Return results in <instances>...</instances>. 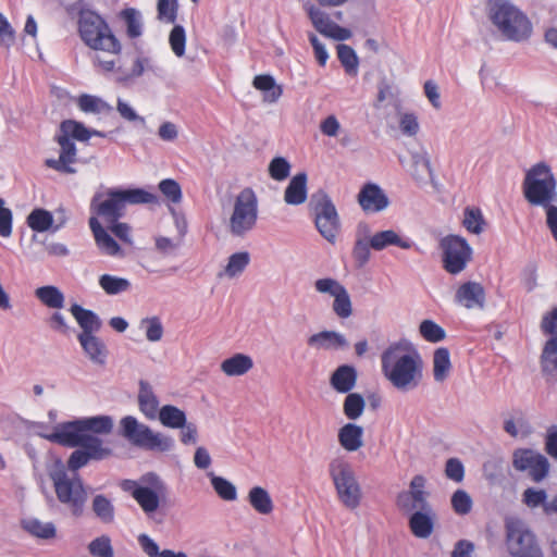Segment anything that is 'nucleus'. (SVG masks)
Returning <instances> with one entry per match:
<instances>
[{"label":"nucleus","mask_w":557,"mask_h":557,"mask_svg":"<svg viewBox=\"0 0 557 557\" xmlns=\"http://www.w3.org/2000/svg\"><path fill=\"white\" fill-rule=\"evenodd\" d=\"M384 376L400 391L416 388L422 380L423 363L419 352L406 343L389 345L381 356Z\"/></svg>","instance_id":"nucleus-1"},{"label":"nucleus","mask_w":557,"mask_h":557,"mask_svg":"<svg viewBox=\"0 0 557 557\" xmlns=\"http://www.w3.org/2000/svg\"><path fill=\"white\" fill-rule=\"evenodd\" d=\"M485 14L494 33L505 41L520 44L532 36L529 16L510 0H486Z\"/></svg>","instance_id":"nucleus-2"},{"label":"nucleus","mask_w":557,"mask_h":557,"mask_svg":"<svg viewBox=\"0 0 557 557\" xmlns=\"http://www.w3.org/2000/svg\"><path fill=\"white\" fill-rule=\"evenodd\" d=\"M157 194L145 188H108L97 191L90 201L91 216L100 218L103 222H117L125 215L126 205H158Z\"/></svg>","instance_id":"nucleus-3"},{"label":"nucleus","mask_w":557,"mask_h":557,"mask_svg":"<svg viewBox=\"0 0 557 557\" xmlns=\"http://www.w3.org/2000/svg\"><path fill=\"white\" fill-rule=\"evenodd\" d=\"M58 500L64 505L75 518L83 516L88 494L78 473H69L61 459H55L48 468Z\"/></svg>","instance_id":"nucleus-4"},{"label":"nucleus","mask_w":557,"mask_h":557,"mask_svg":"<svg viewBox=\"0 0 557 557\" xmlns=\"http://www.w3.org/2000/svg\"><path fill=\"white\" fill-rule=\"evenodd\" d=\"M522 191L525 200L535 207L548 208L557 202V180L545 162L533 164L524 175Z\"/></svg>","instance_id":"nucleus-5"},{"label":"nucleus","mask_w":557,"mask_h":557,"mask_svg":"<svg viewBox=\"0 0 557 557\" xmlns=\"http://www.w3.org/2000/svg\"><path fill=\"white\" fill-rule=\"evenodd\" d=\"M120 487L134 498L148 518L153 517L168 494L165 482L154 472H147L138 480H122Z\"/></svg>","instance_id":"nucleus-6"},{"label":"nucleus","mask_w":557,"mask_h":557,"mask_svg":"<svg viewBox=\"0 0 557 557\" xmlns=\"http://www.w3.org/2000/svg\"><path fill=\"white\" fill-rule=\"evenodd\" d=\"M259 215V200L250 187L242 189L234 198L232 213L227 230L233 237L244 238L257 225Z\"/></svg>","instance_id":"nucleus-7"},{"label":"nucleus","mask_w":557,"mask_h":557,"mask_svg":"<svg viewBox=\"0 0 557 557\" xmlns=\"http://www.w3.org/2000/svg\"><path fill=\"white\" fill-rule=\"evenodd\" d=\"M78 30L84 42L91 49L113 54L121 52V44L104 20L97 13L82 11L78 20Z\"/></svg>","instance_id":"nucleus-8"},{"label":"nucleus","mask_w":557,"mask_h":557,"mask_svg":"<svg viewBox=\"0 0 557 557\" xmlns=\"http://www.w3.org/2000/svg\"><path fill=\"white\" fill-rule=\"evenodd\" d=\"M327 470L339 502L348 509H356L362 492L352 466L345 458L336 457L330 461Z\"/></svg>","instance_id":"nucleus-9"},{"label":"nucleus","mask_w":557,"mask_h":557,"mask_svg":"<svg viewBox=\"0 0 557 557\" xmlns=\"http://www.w3.org/2000/svg\"><path fill=\"white\" fill-rule=\"evenodd\" d=\"M505 533L506 548L511 557H544L535 534L522 519L507 517Z\"/></svg>","instance_id":"nucleus-10"},{"label":"nucleus","mask_w":557,"mask_h":557,"mask_svg":"<svg viewBox=\"0 0 557 557\" xmlns=\"http://www.w3.org/2000/svg\"><path fill=\"white\" fill-rule=\"evenodd\" d=\"M120 425L121 434L136 447L160 453L170 451L174 447L173 437L153 432L133 416L122 418Z\"/></svg>","instance_id":"nucleus-11"},{"label":"nucleus","mask_w":557,"mask_h":557,"mask_svg":"<svg viewBox=\"0 0 557 557\" xmlns=\"http://www.w3.org/2000/svg\"><path fill=\"white\" fill-rule=\"evenodd\" d=\"M309 206L314 212V224L321 236L329 243L336 242L341 222L331 197L322 189L313 193Z\"/></svg>","instance_id":"nucleus-12"},{"label":"nucleus","mask_w":557,"mask_h":557,"mask_svg":"<svg viewBox=\"0 0 557 557\" xmlns=\"http://www.w3.org/2000/svg\"><path fill=\"white\" fill-rule=\"evenodd\" d=\"M443 251V268L453 275L462 272L472 258V248L468 242L458 235H448L441 239Z\"/></svg>","instance_id":"nucleus-13"},{"label":"nucleus","mask_w":557,"mask_h":557,"mask_svg":"<svg viewBox=\"0 0 557 557\" xmlns=\"http://www.w3.org/2000/svg\"><path fill=\"white\" fill-rule=\"evenodd\" d=\"M313 27L323 36L335 40H347L351 37L348 28L342 27L333 22L327 13L317 8L314 4L306 2L304 5Z\"/></svg>","instance_id":"nucleus-14"},{"label":"nucleus","mask_w":557,"mask_h":557,"mask_svg":"<svg viewBox=\"0 0 557 557\" xmlns=\"http://www.w3.org/2000/svg\"><path fill=\"white\" fill-rule=\"evenodd\" d=\"M79 419L62 422L54 426L50 434H42L41 436L51 443H57L65 447H79L85 436Z\"/></svg>","instance_id":"nucleus-15"},{"label":"nucleus","mask_w":557,"mask_h":557,"mask_svg":"<svg viewBox=\"0 0 557 557\" xmlns=\"http://www.w3.org/2000/svg\"><path fill=\"white\" fill-rule=\"evenodd\" d=\"M57 141L60 146V156L58 159H47L45 165L60 173H76V169L72 166L76 162L77 154L75 143L62 134L57 136Z\"/></svg>","instance_id":"nucleus-16"},{"label":"nucleus","mask_w":557,"mask_h":557,"mask_svg":"<svg viewBox=\"0 0 557 557\" xmlns=\"http://www.w3.org/2000/svg\"><path fill=\"white\" fill-rule=\"evenodd\" d=\"M357 200L366 213L384 211L389 205L387 195L375 183L364 184L358 194Z\"/></svg>","instance_id":"nucleus-17"},{"label":"nucleus","mask_w":557,"mask_h":557,"mask_svg":"<svg viewBox=\"0 0 557 557\" xmlns=\"http://www.w3.org/2000/svg\"><path fill=\"white\" fill-rule=\"evenodd\" d=\"M486 294L482 284L473 281L462 283L455 293V302L468 310L483 309Z\"/></svg>","instance_id":"nucleus-18"},{"label":"nucleus","mask_w":557,"mask_h":557,"mask_svg":"<svg viewBox=\"0 0 557 557\" xmlns=\"http://www.w3.org/2000/svg\"><path fill=\"white\" fill-rule=\"evenodd\" d=\"M308 346L318 350H341L348 347L347 338L336 331H321L307 339Z\"/></svg>","instance_id":"nucleus-19"},{"label":"nucleus","mask_w":557,"mask_h":557,"mask_svg":"<svg viewBox=\"0 0 557 557\" xmlns=\"http://www.w3.org/2000/svg\"><path fill=\"white\" fill-rule=\"evenodd\" d=\"M88 224L94 234L96 244L102 253L108 256H119L121 253L120 245L96 216H90Z\"/></svg>","instance_id":"nucleus-20"},{"label":"nucleus","mask_w":557,"mask_h":557,"mask_svg":"<svg viewBox=\"0 0 557 557\" xmlns=\"http://www.w3.org/2000/svg\"><path fill=\"white\" fill-rule=\"evenodd\" d=\"M370 246L373 250L381 251L389 246H397L401 249H410L414 243L409 237H403L393 230L377 232L370 236Z\"/></svg>","instance_id":"nucleus-21"},{"label":"nucleus","mask_w":557,"mask_h":557,"mask_svg":"<svg viewBox=\"0 0 557 557\" xmlns=\"http://www.w3.org/2000/svg\"><path fill=\"white\" fill-rule=\"evenodd\" d=\"M77 339L88 359L98 366L107 362L108 349L103 341L94 335H78Z\"/></svg>","instance_id":"nucleus-22"},{"label":"nucleus","mask_w":557,"mask_h":557,"mask_svg":"<svg viewBox=\"0 0 557 557\" xmlns=\"http://www.w3.org/2000/svg\"><path fill=\"white\" fill-rule=\"evenodd\" d=\"M409 528L418 539H428L434 530V512L431 507L417 510L409 518Z\"/></svg>","instance_id":"nucleus-23"},{"label":"nucleus","mask_w":557,"mask_h":557,"mask_svg":"<svg viewBox=\"0 0 557 557\" xmlns=\"http://www.w3.org/2000/svg\"><path fill=\"white\" fill-rule=\"evenodd\" d=\"M370 227L367 223H359L356 240L352 247V258L359 268L364 267L371 257Z\"/></svg>","instance_id":"nucleus-24"},{"label":"nucleus","mask_w":557,"mask_h":557,"mask_svg":"<svg viewBox=\"0 0 557 557\" xmlns=\"http://www.w3.org/2000/svg\"><path fill=\"white\" fill-rule=\"evenodd\" d=\"M137 399L141 413L149 420L156 419L160 410L159 398L147 381H139Z\"/></svg>","instance_id":"nucleus-25"},{"label":"nucleus","mask_w":557,"mask_h":557,"mask_svg":"<svg viewBox=\"0 0 557 557\" xmlns=\"http://www.w3.org/2000/svg\"><path fill=\"white\" fill-rule=\"evenodd\" d=\"M307 174L305 172L297 173L292 177L284 191V201L290 206H299L307 200Z\"/></svg>","instance_id":"nucleus-26"},{"label":"nucleus","mask_w":557,"mask_h":557,"mask_svg":"<svg viewBox=\"0 0 557 557\" xmlns=\"http://www.w3.org/2000/svg\"><path fill=\"white\" fill-rule=\"evenodd\" d=\"M70 311L82 329L78 335H94L101 329V320L94 311L77 304L72 305Z\"/></svg>","instance_id":"nucleus-27"},{"label":"nucleus","mask_w":557,"mask_h":557,"mask_svg":"<svg viewBox=\"0 0 557 557\" xmlns=\"http://www.w3.org/2000/svg\"><path fill=\"white\" fill-rule=\"evenodd\" d=\"M357 383V370L349 364L339 366L331 375V386L341 394L349 393Z\"/></svg>","instance_id":"nucleus-28"},{"label":"nucleus","mask_w":557,"mask_h":557,"mask_svg":"<svg viewBox=\"0 0 557 557\" xmlns=\"http://www.w3.org/2000/svg\"><path fill=\"white\" fill-rule=\"evenodd\" d=\"M146 71L157 74L160 71V67L156 65L150 58L137 57L133 63L132 71L124 72L119 69L115 79L120 84L128 85L135 78L140 77Z\"/></svg>","instance_id":"nucleus-29"},{"label":"nucleus","mask_w":557,"mask_h":557,"mask_svg":"<svg viewBox=\"0 0 557 557\" xmlns=\"http://www.w3.org/2000/svg\"><path fill=\"white\" fill-rule=\"evenodd\" d=\"M363 428L355 423H346L338 430V442L347 451H356L363 445Z\"/></svg>","instance_id":"nucleus-30"},{"label":"nucleus","mask_w":557,"mask_h":557,"mask_svg":"<svg viewBox=\"0 0 557 557\" xmlns=\"http://www.w3.org/2000/svg\"><path fill=\"white\" fill-rule=\"evenodd\" d=\"M21 527L25 532L38 540H52L57 535V528L53 522H42L34 517L23 519Z\"/></svg>","instance_id":"nucleus-31"},{"label":"nucleus","mask_w":557,"mask_h":557,"mask_svg":"<svg viewBox=\"0 0 557 557\" xmlns=\"http://www.w3.org/2000/svg\"><path fill=\"white\" fill-rule=\"evenodd\" d=\"M253 368V360L245 354H235L221 363V370L227 376H240Z\"/></svg>","instance_id":"nucleus-32"},{"label":"nucleus","mask_w":557,"mask_h":557,"mask_svg":"<svg viewBox=\"0 0 557 557\" xmlns=\"http://www.w3.org/2000/svg\"><path fill=\"white\" fill-rule=\"evenodd\" d=\"M79 447L87 451L91 460H103L112 456L113 451L109 446H106L103 441L98 436L85 434Z\"/></svg>","instance_id":"nucleus-33"},{"label":"nucleus","mask_w":557,"mask_h":557,"mask_svg":"<svg viewBox=\"0 0 557 557\" xmlns=\"http://www.w3.org/2000/svg\"><path fill=\"white\" fill-rule=\"evenodd\" d=\"M79 422L84 434L91 432L95 434L107 435L112 432L114 425L112 417L107 414L81 418Z\"/></svg>","instance_id":"nucleus-34"},{"label":"nucleus","mask_w":557,"mask_h":557,"mask_svg":"<svg viewBox=\"0 0 557 557\" xmlns=\"http://www.w3.org/2000/svg\"><path fill=\"white\" fill-rule=\"evenodd\" d=\"M252 85L256 89L264 92L263 99L268 102H276L283 94L282 87L269 74L255 76Z\"/></svg>","instance_id":"nucleus-35"},{"label":"nucleus","mask_w":557,"mask_h":557,"mask_svg":"<svg viewBox=\"0 0 557 557\" xmlns=\"http://www.w3.org/2000/svg\"><path fill=\"white\" fill-rule=\"evenodd\" d=\"M35 296L42 305L50 309L60 310L65 304L64 294L53 285L38 287L35 290Z\"/></svg>","instance_id":"nucleus-36"},{"label":"nucleus","mask_w":557,"mask_h":557,"mask_svg":"<svg viewBox=\"0 0 557 557\" xmlns=\"http://www.w3.org/2000/svg\"><path fill=\"white\" fill-rule=\"evenodd\" d=\"M250 506L261 515H269L273 511V500L269 492L261 486H253L248 493Z\"/></svg>","instance_id":"nucleus-37"},{"label":"nucleus","mask_w":557,"mask_h":557,"mask_svg":"<svg viewBox=\"0 0 557 557\" xmlns=\"http://www.w3.org/2000/svg\"><path fill=\"white\" fill-rule=\"evenodd\" d=\"M161 424L170 429H178L184 426L187 418L186 413L176 406L164 405L160 408L157 416Z\"/></svg>","instance_id":"nucleus-38"},{"label":"nucleus","mask_w":557,"mask_h":557,"mask_svg":"<svg viewBox=\"0 0 557 557\" xmlns=\"http://www.w3.org/2000/svg\"><path fill=\"white\" fill-rule=\"evenodd\" d=\"M77 107L85 113L94 114H108L111 113L113 108L103 99L97 96L83 94L77 99Z\"/></svg>","instance_id":"nucleus-39"},{"label":"nucleus","mask_w":557,"mask_h":557,"mask_svg":"<svg viewBox=\"0 0 557 557\" xmlns=\"http://www.w3.org/2000/svg\"><path fill=\"white\" fill-rule=\"evenodd\" d=\"M451 368L449 350L445 347L437 348L433 355V376L436 382L447 379Z\"/></svg>","instance_id":"nucleus-40"},{"label":"nucleus","mask_w":557,"mask_h":557,"mask_svg":"<svg viewBox=\"0 0 557 557\" xmlns=\"http://www.w3.org/2000/svg\"><path fill=\"white\" fill-rule=\"evenodd\" d=\"M542 370L546 375L557 376V337L549 338L541 356Z\"/></svg>","instance_id":"nucleus-41"},{"label":"nucleus","mask_w":557,"mask_h":557,"mask_svg":"<svg viewBox=\"0 0 557 557\" xmlns=\"http://www.w3.org/2000/svg\"><path fill=\"white\" fill-rule=\"evenodd\" d=\"M91 508L95 516L102 523H112L115 517V508L111 499L106 495L98 494L92 498Z\"/></svg>","instance_id":"nucleus-42"},{"label":"nucleus","mask_w":557,"mask_h":557,"mask_svg":"<svg viewBox=\"0 0 557 557\" xmlns=\"http://www.w3.org/2000/svg\"><path fill=\"white\" fill-rule=\"evenodd\" d=\"M60 134L78 141H88L91 138L90 128H87L82 122L75 120H64L60 124Z\"/></svg>","instance_id":"nucleus-43"},{"label":"nucleus","mask_w":557,"mask_h":557,"mask_svg":"<svg viewBox=\"0 0 557 557\" xmlns=\"http://www.w3.org/2000/svg\"><path fill=\"white\" fill-rule=\"evenodd\" d=\"M138 327L144 332L148 342L157 343L162 339L164 327L159 317H146L139 321Z\"/></svg>","instance_id":"nucleus-44"},{"label":"nucleus","mask_w":557,"mask_h":557,"mask_svg":"<svg viewBox=\"0 0 557 557\" xmlns=\"http://www.w3.org/2000/svg\"><path fill=\"white\" fill-rule=\"evenodd\" d=\"M99 286L106 294L113 296L128 292L132 284L127 278L103 274L99 277Z\"/></svg>","instance_id":"nucleus-45"},{"label":"nucleus","mask_w":557,"mask_h":557,"mask_svg":"<svg viewBox=\"0 0 557 557\" xmlns=\"http://www.w3.org/2000/svg\"><path fill=\"white\" fill-rule=\"evenodd\" d=\"M207 475L211 481L213 490L222 499L233 502L237 498V491L232 482L222 476L215 475L213 472H208Z\"/></svg>","instance_id":"nucleus-46"},{"label":"nucleus","mask_w":557,"mask_h":557,"mask_svg":"<svg viewBox=\"0 0 557 557\" xmlns=\"http://www.w3.org/2000/svg\"><path fill=\"white\" fill-rule=\"evenodd\" d=\"M28 226L35 232H46L53 226V215L45 209H34L27 216Z\"/></svg>","instance_id":"nucleus-47"},{"label":"nucleus","mask_w":557,"mask_h":557,"mask_svg":"<svg viewBox=\"0 0 557 557\" xmlns=\"http://www.w3.org/2000/svg\"><path fill=\"white\" fill-rule=\"evenodd\" d=\"M337 57L347 74L356 76L358 73L359 59L355 50L344 44L337 46Z\"/></svg>","instance_id":"nucleus-48"},{"label":"nucleus","mask_w":557,"mask_h":557,"mask_svg":"<svg viewBox=\"0 0 557 557\" xmlns=\"http://www.w3.org/2000/svg\"><path fill=\"white\" fill-rule=\"evenodd\" d=\"M250 262V256L247 251L235 252L230 256L224 274L230 277L240 275Z\"/></svg>","instance_id":"nucleus-49"},{"label":"nucleus","mask_w":557,"mask_h":557,"mask_svg":"<svg viewBox=\"0 0 557 557\" xmlns=\"http://www.w3.org/2000/svg\"><path fill=\"white\" fill-rule=\"evenodd\" d=\"M364 407L366 401L360 394L348 393L343 404L344 414L349 420H357L362 414Z\"/></svg>","instance_id":"nucleus-50"},{"label":"nucleus","mask_w":557,"mask_h":557,"mask_svg":"<svg viewBox=\"0 0 557 557\" xmlns=\"http://www.w3.org/2000/svg\"><path fill=\"white\" fill-rule=\"evenodd\" d=\"M122 16L126 23V33L129 38H137L143 34V20L139 11L133 8L125 9Z\"/></svg>","instance_id":"nucleus-51"},{"label":"nucleus","mask_w":557,"mask_h":557,"mask_svg":"<svg viewBox=\"0 0 557 557\" xmlns=\"http://www.w3.org/2000/svg\"><path fill=\"white\" fill-rule=\"evenodd\" d=\"M87 548L92 557H114L111 539L106 534L90 541Z\"/></svg>","instance_id":"nucleus-52"},{"label":"nucleus","mask_w":557,"mask_h":557,"mask_svg":"<svg viewBox=\"0 0 557 557\" xmlns=\"http://www.w3.org/2000/svg\"><path fill=\"white\" fill-rule=\"evenodd\" d=\"M412 164L414 170L412 176L416 181H423L425 175H433L431 161L426 152H416L412 154Z\"/></svg>","instance_id":"nucleus-53"},{"label":"nucleus","mask_w":557,"mask_h":557,"mask_svg":"<svg viewBox=\"0 0 557 557\" xmlns=\"http://www.w3.org/2000/svg\"><path fill=\"white\" fill-rule=\"evenodd\" d=\"M425 487V478L421 474L414 475L410 482V490L407 491L408 494L416 500L417 505H420V509H426L430 507L426 500V493L424 491Z\"/></svg>","instance_id":"nucleus-54"},{"label":"nucleus","mask_w":557,"mask_h":557,"mask_svg":"<svg viewBox=\"0 0 557 557\" xmlns=\"http://www.w3.org/2000/svg\"><path fill=\"white\" fill-rule=\"evenodd\" d=\"M419 331L421 336L430 343H438L446 337L445 330L432 320H423Z\"/></svg>","instance_id":"nucleus-55"},{"label":"nucleus","mask_w":557,"mask_h":557,"mask_svg":"<svg viewBox=\"0 0 557 557\" xmlns=\"http://www.w3.org/2000/svg\"><path fill=\"white\" fill-rule=\"evenodd\" d=\"M333 311L341 319H347L352 313L350 296L346 288H343L334 296Z\"/></svg>","instance_id":"nucleus-56"},{"label":"nucleus","mask_w":557,"mask_h":557,"mask_svg":"<svg viewBox=\"0 0 557 557\" xmlns=\"http://www.w3.org/2000/svg\"><path fill=\"white\" fill-rule=\"evenodd\" d=\"M292 165L284 157H275L269 163V175L277 182L286 180L290 174Z\"/></svg>","instance_id":"nucleus-57"},{"label":"nucleus","mask_w":557,"mask_h":557,"mask_svg":"<svg viewBox=\"0 0 557 557\" xmlns=\"http://www.w3.org/2000/svg\"><path fill=\"white\" fill-rule=\"evenodd\" d=\"M483 215L480 209L467 208L465 210L463 226L473 234H480L483 231Z\"/></svg>","instance_id":"nucleus-58"},{"label":"nucleus","mask_w":557,"mask_h":557,"mask_svg":"<svg viewBox=\"0 0 557 557\" xmlns=\"http://www.w3.org/2000/svg\"><path fill=\"white\" fill-rule=\"evenodd\" d=\"M451 507L457 515H468L472 509V498L465 490H457L451 495Z\"/></svg>","instance_id":"nucleus-59"},{"label":"nucleus","mask_w":557,"mask_h":557,"mask_svg":"<svg viewBox=\"0 0 557 557\" xmlns=\"http://www.w3.org/2000/svg\"><path fill=\"white\" fill-rule=\"evenodd\" d=\"M161 194L171 202L178 203L183 194L180 184L173 178H164L158 185Z\"/></svg>","instance_id":"nucleus-60"},{"label":"nucleus","mask_w":557,"mask_h":557,"mask_svg":"<svg viewBox=\"0 0 557 557\" xmlns=\"http://www.w3.org/2000/svg\"><path fill=\"white\" fill-rule=\"evenodd\" d=\"M171 49L176 57H183L185 53L186 34L181 25H175L170 33L169 38Z\"/></svg>","instance_id":"nucleus-61"},{"label":"nucleus","mask_w":557,"mask_h":557,"mask_svg":"<svg viewBox=\"0 0 557 557\" xmlns=\"http://www.w3.org/2000/svg\"><path fill=\"white\" fill-rule=\"evenodd\" d=\"M177 0H158V18L166 23L176 20Z\"/></svg>","instance_id":"nucleus-62"},{"label":"nucleus","mask_w":557,"mask_h":557,"mask_svg":"<svg viewBox=\"0 0 557 557\" xmlns=\"http://www.w3.org/2000/svg\"><path fill=\"white\" fill-rule=\"evenodd\" d=\"M539 455L531 449H519L513 454V467L519 471H525Z\"/></svg>","instance_id":"nucleus-63"},{"label":"nucleus","mask_w":557,"mask_h":557,"mask_svg":"<svg viewBox=\"0 0 557 557\" xmlns=\"http://www.w3.org/2000/svg\"><path fill=\"white\" fill-rule=\"evenodd\" d=\"M548 461L543 455H539L535 460L531 463V467L525 471L529 472L530 476L535 481L540 482L543 480L548 473Z\"/></svg>","instance_id":"nucleus-64"}]
</instances>
